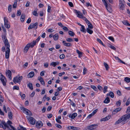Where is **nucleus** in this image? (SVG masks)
Wrapping results in <instances>:
<instances>
[{"label": "nucleus", "mask_w": 130, "mask_h": 130, "mask_svg": "<svg viewBox=\"0 0 130 130\" xmlns=\"http://www.w3.org/2000/svg\"><path fill=\"white\" fill-rule=\"evenodd\" d=\"M6 35V33H5L4 34L2 35V38L3 40L5 46L6 47V54L5 55V58L6 59H8L9 57V54L10 51V50L9 48L10 45L9 43L7 38Z\"/></svg>", "instance_id": "1"}, {"label": "nucleus", "mask_w": 130, "mask_h": 130, "mask_svg": "<svg viewBox=\"0 0 130 130\" xmlns=\"http://www.w3.org/2000/svg\"><path fill=\"white\" fill-rule=\"evenodd\" d=\"M130 118V113H127L121 116L118 121L116 122L115 124L117 125L122 122V124H124L127 122V120L129 119Z\"/></svg>", "instance_id": "2"}, {"label": "nucleus", "mask_w": 130, "mask_h": 130, "mask_svg": "<svg viewBox=\"0 0 130 130\" xmlns=\"http://www.w3.org/2000/svg\"><path fill=\"white\" fill-rule=\"evenodd\" d=\"M74 11L78 17L82 19L85 21V22L87 20V19L85 17L83 16L82 13H81L80 11L76 10H74Z\"/></svg>", "instance_id": "3"}, {"label": "nucleus", "mask_w": 130, "mask_h": 130, "mask_svg": "<svg viewBox=\"0 0 130 130\" xmlns=\"http://www.w3.org/2000/svg\"><path fill=\"white\" fill-rule=\"evenodd\" d=\"M0 79L4 86L6 85L7 79L5 76L1 73H0Z\"/></svg>", "instance_id": "4"}, {"label": "nucleus", "mask_w": 130, "mask_h": 130, "mask_svg": "<svg viewBox=\"0 0 130 130\" xmlns=\"http://www.w3.org/2000/svg\"><path fill=\"white\" fill-rule=\"evenodd\" d=\"M20 109L23 110V112L25 113H26L27 115H29L30 116H32V113L28 109L23 107H21Z\"/></svg>", "instance_id": "5"}, {"label": "nucleus", "mask_w": 130, "mask_h": 130, "mask_svg": "<svg viewBox=\"0 0 130 130\" xmlns=\"http://www.w3.org/2000/svg\"><path fill=\"white\" fill-rule=\"evenodd\" d=\"M26 118L31 124L32 125L35 124L36 120L33 117L27 116Z\"/></svg>", "instance_id": "6"}, {"label": "nucleus", "mask_w": 130, "mask_h": 130, "mask_svg": "<svg viewBox=\"0 0 130 130\" xmlns=\"http://www.w3.org/2000/svg\"><path fill=\"white\" fill-rule=\"evenodd\" d=\"M23 78L22 76H19L18 77L17 76H16L13 79V82L14 83H19L21 82Z\"/></svg>", "instance_id": "7"}, {"label": "nucleus", "mask_w": 130, "mask_h": 130, "mask_svg": "<svg viewBox=\"0 0 130 130\" xmlns=\"http://www.w3.org/2000/svg\"><path fill=\"white\" fill-rule=\"evenodd\" d=\"M38 27V23L36 22L34 24L31 23L29 26L28 29H31L33 28H35L37 29Z\"/></svg>", "instance_id": "8"}, {"label": "nucleus", "mask_w": 130, "mask_h": 130, "mask_svg": "<svg viewBox=\"0 0 130 130\" xmlns=\"http://www.w3.org/2000/svg\"><path fill=\"white\" fill-rule=\"evenodd\" d=\"M4 20L5 26L6 28H9L10 27V26L8 24V21L7 18L6 17H5L4 18Z\"/></svg>", "instance_id": "9"}, {"label": "nucleus", "mask_w": 130, "mask_h": 130, "mask_svg": "<svg viewBox=\"0 0 130 130\" xmlns=\"http://www.w3.org/2000/svg\"><path fill=\"white\" fill-rule=\"evenodd\" d=\"M43 125V123L41 121H38L36 123V126L37 128H39L42 127Z\"/></svg>", "instance_id": "10"}, {"label": "nucleus", "mask_w": 130, "mask_h": 130, "mask_svg": "<svg viewBox=\"0 0 130 130\" xmlns=\"http://www.w3.org/2000/svg\"><path fill=\"white\" fill-rule=\"evenodd\" d=\"M6 73L7 76L9 78V79L10 80H11V79L12 74V73L11 71L9 70H8L7 71H6Z\"/></svg>", "instance_id": "11"}, {"label": "nucleus", "mask_w": 130, "mask_h": 130, "mask_svg": "<svg viewBox=\"0 0 130 130\" xmlns=\"http://www.w3.org/2000/svg\"><path fill=\"white\" fill-rule=\"evenodd\" d=\"M105 6L106 9L107 11L110 12L111 11V8L110 6L108 4L107 2H105V3H103Z\"/></svg>", "instance_id": "12"}, {"label": "nucleus", "mask_w": 130, "mask_h": 130, "mask_svg": "<svg viewBox=\"0 0 130 130\" xmlns=\"http://www.w3.org/2000/svg\"><path fill=\"white\" fill-rule=\"evenodd\" d=\"M97 125L95 124H92L87 126V128L89 130H96L94 127V126Z\"/></svg>", "instance_id": "13"}, {"label": "nucleus", "mask_w": 130, "mask_h": 130, "mask_svg": "<svg viewBox=\"0 0 130 130\" xmlns=\"http://www.w3.org/2000/svg\"><path fill=\"white\" fill-rule=\"evenodd\" d=\"M121 109L120 108H118L114 110L112 112V113L113 115H115L118 112L120 111Z\"/></svg>", "instance_id": "14"}, {"label": "nucleus", "mask_w": 130, "mask_h": 130, "mask_svg": "<svg viewBox=\"0 0 130 130\" xmlns=\"http://www.w3.org/2000/svg\"><path fill=\"white\" fill-rule=\"evenodd\" d=\"M62 43H63L64 45L67 47H71L72 46V44L71 43H66V41H62Z\"/></svg>", "instance_id": "15"}, {"label": "nucleus", "mask_w": 130, "mask_h": 130, "mask_svg": "<svg viewBox=\"0 0 130 130\" xmlns=\"http://www.w3.org/2000/svg\"><path fill=\"white\" fill-rule=\"evenodd\" d=\"M77 115V114L76 113H73L72 115L70 114L69 115V117L71 118L72 119H74Z\"/></svg>", "instance_id": "16"}, {"label": "nucleus", "mask_w": 130, "mask_h": 130, "mask_svg": "<svg viewBox=\"0 0 130 130\" xmlns=\"http://www.w3.org/2000/svg\"><path fill=\"white\" fill-rule=\"evenodd\" d=\"M36 41H35V40H34L30 43H29L27 44H29L30 47H31V48H32L36 44Z\"/></svg>", "instance_id": "17"}, {"label": "nucleus", "mask_w": 130, "mask_h": 130, "mask_svg": "<svg viewBox=\"0 0 130 130\" xmlns=\"http://www.w3.org/2000/svg\"><path fill=\"white\" fill-rule=\"evenodd\" d=\"M119 9L121 10H123L124 9L125 6L123 3H120L119 4Z\"/></svg>", "instance_id": "18"}, {"label": "nucleus", "mask_w": 130, "mask_h": 130, "mask_svg": "<svg viewBox=\"0 0 130 130\" xmlns=\"http://www.w3.org/2000/svg\"><path fill=\"white\" fill-rule=\"evenodd\" d=\"M29 44H27L26 46H25L24 49V52L25 53H26L28 49H29Z\"/></svg>", "instance_id": "19"}, {"label": "nucleus", "mask_w": 130, "mask_h": 130, "mask_svg": "<svg viewBox=\"0 0 130 130\" xmlns=\"http://www.w3.org/2000/svg\"><path fill=\"white\" fill-rule=\"evenodd\" d=\"M76 52L78 54V57L80 58L82 57L83 53L80 51L78 50H76Z\"/></svg>", "instance_id": "20"}, {"label": "nucleus", "mask_w": 130, "mask_h": 130, "mask_svg": "<svg viewBox=\"0 0 130 130\" xmlns=\"http://www.w3.org/2000/svg\"><path fill=\"white\" fill-rule=\"evenodd\" d=\"M34 75V72H31L28 74L27 76L28 78H31L33 77Z\"/></svg>", "instance_id": "21"}, {"label": "nucleus", "mask_w": 130, "mask_h": 130, "mask_svg": "<svg viewBox=\"0 0 130 130\" xmlns=\"http://www.w3.org/2000/svg\"><path fill=\"white\" fill-rule=\"evenodd\" d=\"M110 118L109 116H107L106 117L103 118L102 119H101L100 121L102 122L103 121H107L109 120V119H110Z\"/></svg>", "instance_id": "22"}, {"label": "nucleus", "mask_w": 130, "mask_h": 130, "mask_svg": "<svg viewBox=\"0 0 130 130\" xmlns=\"http://www.w3.org/2000/svg\"><path fill=\"white\" fill-rule=\"evenodd\" d=\"M68 128L69 129H73L74 130H77L78 128L77 127L73 126H69L68 127Z\"/></svg>", "instance_id": "23"}, {"label": "nucleus", "mask_w": 130, "mask_h": 130, "mask_svg": "<svg viewBox=\"0 0 130 130\" xmlns=\"http://www.w3.org/2000/svg\"><path fill=\"white\" fill-rule=\"evenodd\" d=\"M107 95L110 96L111 98H113L114 97V93L111 91H110L109 93L107 94Z\"/></svg>", "instance_id": "24"}, {"label": "nucleus", "mask_w": 130, "mask_h": 130, "mask_svg": "<svg viewBox=\"0 0 130 130\" xmlns=\"http://www.w3.org/2000/svg\"><path fill=\"white\" fill-rule=\"evenodd\" d=\"M25 17V15L24 14H22L21 17V20L22 22H23Z\"/></svg>", "instance_id": "25"}, {"label": "nucleus", "mask_w": 130, "mask_h": 130, "mask_svg": "<svg viewBox=\"0 0 130 130\" xmlns=\"http://www.w3.org/2000/svg\"><path fill=\"white\" fill-rule=\"evenodd\" d=\"M109 98L108 97H107L104 101V103H108L110 102Z\"/></svg>", "instance_id": "26"}, {"label": "nucleus", "mask_w": 130, "mask_h": 130, "mask_svg": "<svg viewBox=\"0 0 130 130\" xmlns=\"http://www.w3.org/2000/svg\"><path fill=\"white\" fill-rule=\"evenodd\" d=\"M8 117L10 119H12V113L11 111L8 112Z\"/></svg>", "instance_id": "27"}, {"label": "nucleus", "mask_w": 130, "mask_h": 130, "mask_svg": "<svg viewBox=\"0 0 130 130\" xmlns=\"http://www.w3.org/2000/svg\"><path fill=\"white\" fill-rule=\"evenodd\" d=\"M27 86L30 89L32 90L33 89L32 85L31 83H29L27 85Z\"/></svg>", "instance_id": "28"}, {"label": "nucleus", "mask_w": 130, "mask_h": 130, "mask_svg": "<svg viewBox=\"0 0 130 130\" xmlns=\"http://www.w3.org/2000/svg\"><path fill=\"white\" fill-rule=\"evenodd\" d=\"M86 31L90 34H92L93 33V31L90 29L89 28H87L86 29Z\"/></svg>", "instance_id": "29"}, {"label": "nucleus", "mask_w": 130, "mask_h": 130, "mask_svg": "<svg viewBox=\"0 0 130 130\" xmlns=\"http://www.w3.org/2000/svg\"><path fill=\"white\" fill-rule=\"evenodd\" d=\"M80 31L83 32H84L85 33L86 32V29L84 26L83 25L81 26V28L80 29Z\"/></svg>", "instance_id": "30"}, {"label": "nucleus", "mask_w": 130, "mask_h": 130, "mask_svg": "<svg viewBox=\"0 0 130 130\" xmlns=\"http://www.w3.org/2000/svg\"><path fill=\"white\" fill-rule=\"evenodd\" d=\"M4 98L2 95L0 96V105H2V103L4 101Z\"/></svg>", "instance_id": "31"}, {"label": "nucleus", "mask_w": 130, "mask_h": 130, "mask_svg": "<svg viewBox=\"0 0 130 130\" xmlns=\"http://www.w3.org/2000/svg\"><path fill=\"white\" fill-rule=\"evenodd\" d=\"M58 38V35L57 34H55L53 36V38L54 40H56Z\"/></svg>", "instance_id": "32"}, {"label": "nucleus", "mask_w": 130, "mask_h": 130, "mask_svg": "<svg viewBox=\"0 0 130 130\" xmlns=\"http://www.w3.org/2000/svg\"><path fill=\"white\" fill-rule=\"evenodd\" d=\"M124 80L127 83H129L130 82V78L127 77H125V78Z\"/></svg>", "instance_id": "33"}, {"label": "nucleus", "mask_w": 130, "mask_h": 130, "mask_svg": "<svg viewBox=\"0 0 130 130\" xmlns=\"http://www.w3.org/2000/svg\"><path fill=\"white\" fill-rule=\"evenodd\" d=\"M69 34L70 36H73L75 34L74 32L71 30L69 31Z\"/></svg>", "instance_id": "34"}, {"label": "nucleus", "mask_w": 130, "mask_h": 130, "mask_svg": "<svg viewBox=\"0 0 130 130\" xmlns=\"http://www.w3.org/2000/svg\"><path fill=\"white\" fill-rule=\"evenodd\" d=\"M104 66L105 67L106 70H108L109 68V67L108 64L107 63L105 62H104Z\"/></svg>", "instance_id": "35"}, {"label": "nucleus", "mask_w": 130, "mask_h": 130, "mask_svg": "<svg viewBox=\"0 0 130 130\" xmlns=\"http://www.w3.org/2000/svg\"><path fill=\"white\" fill-rule=\"evenodd\" d=\"M122 22L123 24L125 25L130 26V24L128 23L127 21H124Z\"/></svg>", "instance_id": "36"}, {"label": "nucleus", "mask_w": 130, "mask_h": 130, "mask_svg": "<svg viewBox=\"0 0 130 130\" xmlns=\"http://www.w3.org/2000/svg\"><path fill=\"white\" fill-rule=\"evenodd\" d=\"M97 41L101 44L102 45L104 46H105V45L103 44L101 40L99 38H97Z\"/></svg>", "instance_id": "37"}, {"label": "nucleus", "mask_w": 130, "mask_h": 130, "mask_svg": "<svg viewBox=\"0 0 130 130\" xmlns=\"http://www.w3.org/2000/svg\"><path fill=\"white\" fill-rule=\"evenodd\" d=\"M17 1H15L13 5V8H16L17 7Z\"/></svg>", "instance_id": "38"}, {"label": "nucleus", "mask_w": 130, "mask_h": 130, "mask_svg": "<svg viewBox=\"0 0 130 130\" xmlns=\"http://www.w3.org/2000/svg\"><path fill=\"white\" fill-rule=\"evenodd\" d=\"M121 104V101L119 100L116 103V104L117 106H120Z\"/></svg>", "instance_id": "39"}, {"label": "nucleus", "mask_w": 130, "mask_h": 130, "mask_svg": "<svg viewBox=\"0 0 130 130\" xmlns=\"http://www.w3.org/2000/svg\"><path fill=\"white\" fill-rule=\"evenodd\" d=\"M32 14L36 16H38V15L37 11L35 10V9L32 12Z\"/></svg>", "instance_id": "40"}, {"label": "nucleus", "mask_w": 130, "mask_h": 130, "mask_svg": "<svg viewBox=\"0 0 130 130\" xmlns=\"http://www.w3.org/2000/svg\"><path fill=\"white\" fill-rule=\"evenodd\" d=\"M2 125H4L5 127H8V126L7 124H6L5 122L4 121H2Z\"/></svg>", "instance_id": "41"}, {"label": "nucleus", "mask_w": 130, "mask_h": 130, "mask_svg": "<svg viewBox=\"0 0 130 130\" xmlns=\"http://www.w3.org/2000/svg\"><path fill=\"white\" fill-rule=\"evenodd\" d=\"M109 46H108V47H110V48H111V49L113 50H114L115 51L116 50V48L114 47L113 46V45H110L109 44Z\"/></svg>", "instance_id": "42"}, {"label": "nucleus", "mask_w": 130, "mask_h": 130, "mask_svg": "<svg viewBox=\"0 0 130 130\" xmlns=\"http://www.w3.org/2000/svg\"><path fill=\"white\" fill-rule=\"evenodd\" d=\"M108 87L106 86H105L104 87L103 90V92L104 93L107 92Z\"/></svg>", "instance_id": "43"}, {"label": "nucleus", "mask_w": 130, "mask_h": 130, "mask_svg": "<svg viewBox=\"0 0 130 130\" xmlns=\"http://www.w3.org/2000/svg\"><path fill=\"white\" fill-rule=\"evenodd\" d=\"M12 6L11 5H9L8 7V10L9 12H10L11 11Z\"/></svg>", "instance_id": "44"}, {"label": "nucleus", "mask_w": 130, "mask_h": 130, "mask_svg": "<svg viewBox=\"0 0 130 130\" xmlns=\"http://www.w3.org/2000/svg\"><path fill=\"white\" fill-rule=\"evenodd\" d=\"M57 65V63L55 62H53L50 64L51 66H52L54 67H55Z\"/></svg>", "instance_id": "45"}, {"label": "nucleus", "mask_w": 130, "mask_h": 130, "mask_svg": "<svg viewBox=\"0 0 130 130\" xmlns=\"http://www.w3.org/2000/svg\"><path fill=\"white\" fill-rule=\"evenodd\" d=\"M91 88L93 89L94 90L96 91L97 90V88L94 85H91Z\"/></svg>", "instance_id": "46"}, {"label": "nucleus", "mask_w": 130, "mask_h": 130, "mask_svg": "<svg viewBox=\"0 0 130 130\" xmlns=\"http://www.w3.org/2000/svg\"><path fill=\"white\" fill-rule=\"evenodd\" d=\"M47 12H50L51 11V6L49 5H48V9H47Z\"/></svg>", "instance_id": "47"}, {"label": "nucleus", "mask_w": 130, "mask_h": 130, "mask_svg": "<svg viewBox=\"0 0 130 130\" xmlns=\"http://www.w3.org/2000/svg\"><path fill=\"white\" fill-rule=\"evenodd\" d=\"M88 28H89V29H92L93 28V27L91 23L88 25Z\"/></svg>", "instance_id": "48"}, {"label": "nucleus", "mask_w": 130, "mask_h": 130, "mask_svg": "<svg viewBox=\"0 0 130 130\" xmlns=\"http://www.w3.org/2000/svg\"><path fill=\"white\" fill-rule=\"evenodd\" d=\"M66 40L68 42H71L73 41V39L71 38H67L66 39Z\"/></svg>", "instance_id": "49"}, {"label": "nucleus", "mask_w": 130, "mask_h": 130, "mask_svg": "<svg viewBox=\"0 0 130 130\" xmlns=\"http://www.w3.org/2000/svg\"><path fill=\"white\" fill-rule=\"evenodd\" d=\"M55 125L56 127L60 128L61 129L62 128V126L58 124H55Z\"/></svg>", "instance_id": "50"}, {"label": "nucleus", "mask_w": 130, "mask_h": 130, "mask_svg": "<svg viewBox=\"0 0 130 130\" xmlns=\"http://www.w3.org/2000/svg\"><path fill=\"white\" fill-rule=\"evenodd\" d=\"M130 103V98L128 99L126 103V105L127 106Z\"/></svg>", "instance_id": "51"}, {"label": "nucleus", "mask_w": 130, "mask_h": 130, "mask_svg": "<svg viewBox=\"0 0 130 130\" xmlns=\"http://www.w3.org/2000/svg\"><path fill=\"white\" fill-rule=\"evenodd\" d=\"M108 39L111 40L112 41L114 42V38L112 36H110L108 38Z\"/></svg>", "instance_id": "52"}, {"label": "nucleus", "mask_w": 130, "mask_h": 130, "mask_svg": "<svg viewBox=\"0 0 130 130\" xmlns=\"http://www.w3.org/2000/svg\"><path fill=\"white\" fill-rule=\"evenodd\" d=\"M98 111V109H96L95 110H93L92 112L91 113L93 115H94L96 113V112Z\"/></svg>", "instance_id": "53"}, {"label": "nucleus", "mask_w": 130, "mask_h": 130, "mask_svg": "<svg viewBox=\"0 0 130 130\" xmlns=\"http://www.w3.org/2000/svg\"><path fill=\"white\" fill-rule=\"evenodd\" d=\"M87 71V69L86 68L84 67L83 70V74L84 75L86 73V71Z\"/></svg>", "instance_id": "54"}, {"label": "nucleus", "mask_w": 130, "mask_h": 130, "mask_svg": "<svg viewBox=\"0 0 130 130\" xmlns=\"http://www.w3.org/2000/svg\"><path fill=\"white\" fill-rule=\"evenodd\" d=\"M65 57V55L64 54H62L60 55L59 57L61 59H63Z\"/></svg>", "instance_id": "55"}, {"label": "nucleus", "mask_w": 130, "mask_h": 130, "mask_svg": "<svg viewBox=\"0 0 130 130\" xmlns=\"http://www.w3.org/2000/svg\"><path fill=\"white\" fill-rule=\"evenodd\" d=\"M45 71H41L40 73V75L41 76H43L44 75V73Z\"/></svg>", "instance_id": "56"}, {"label": "nucleus", "mask_w": 130, "mask_h": 130, "mask_svg": "<svg viewBox=\"0 0 130 130\" xmlns=\"http://www.w3.org/2000/svg\"><path fill=\"white\" fill-rule=\"evenodd\" d=\"M13 89L18 90L19 89V88L18 86H15L13 87Z\"/></svg>", "instance_id": "57"}, {"label": "nucleus", "mask_w": 130, "mask_h": 130, "mask_svg": "<svg viewBox=\"0 0 130 130\" xmlns=\"http://www.w3.org/2000/svg\"><path fill=\"white\" fill-rule=\"evenodd\" d=\"M117 94L119 96H121V93L119 90H118L117 92Z\"/></svg>", "instance_id": "58"}, {"label": "nucleus", "mask_w": 130, "mask_h": 130, "mask_svg": "<svg viewBox=\"0 0 130 130\" xmlns=\"http://www.w3.org/2000/svg\"><path fill=\"white\" fill-rule=\"evenodd\" d=\"M69 5L71 7H73V3L71 2H69L68 3Z\"/></svg>", "instance_id": "59"}, {"label": "nucleus", "mask_w": 130, "mask_h": 130, "mask_svg": "<svg viewBox=\"0 0 130 130\" xmlns=\"http://www.w3.org/2000/svg\"><path fill=\"white\" fill-rule=\"evenodd\" d=\"M30 3L28 1L27 2V3L25 5L26 7H28L29 6Z\"/></svg>", "instance_id": "60"}, {"label": "nucleus", "mask_w": 130, "mask_h": 130, "mask_svg": "<svg viewBox=\"0 0 130 130\" xmlns=\"http://www.w3.org/2000/svg\"><path fill=\"white\" fill-rule=\"evenodd\" d=\"M56 120L57 122L58 123L60 124H61L62 122L60 120H58L57 118H56Z\"/></svg>", "instance_id": "61"}, {"label": "nucleus", "mask_w": 130, "mask_h": 130, "mask_svg": "<svg viewBox=\"0 0 130 130\" xmlns=\"http://www.w3.org/2000/svg\"><path fill=\"white\" fill-rule=\"evenodd\" d=\"M31 22L30 18H29L27 20L26 23H29Z\"/></svg>", "instance_id": "62"}, {"label": "nucleus", "mask_w": 130, "mask_h": 130, "mask_svg": "<svg viewBox=\"0 0 130 130\" xmlns=\"http://www.w3.org/2000/svg\"><path fill=\"white\" fill-rule=\"evenodd\" d=\"M130 111V107L129 106L128 107L127 111H126V113H128Z\"/></svg>", "instance_id": "63"}, {"label": "nucleus", "mask_w": 130, "mask_h": 130, "mask_svg": "<svg viewBox=\"0 0 130 130\" xmlns=\"http://www.w3.org/2000/svg\"><path fill=\"white\" fill-rule=\"evenodd\" d=\"M20 129H21V130H27L26 128L24 127H23L22 126H20Z\"/></svg>", "instance_id": "64"}]
</instances>
